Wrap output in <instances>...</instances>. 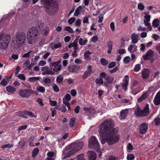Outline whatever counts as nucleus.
I'll use <instances>...</instances> for the list:
<instances>
[{"mask_svg":"<svg viewBox=\"0 0 160 160\" xmlns=\"http://www.w3.org/2000/svg\"><path fill=\"white\" fill-rule=\"evenodd\" d=\"M64 30L68 32L71 33L74 32L72 29L69 26H66L64 28Z\"/></svg>","mask_w":160,"mask_h":160,"instance_id":"4c0bfd02","label":"nucleus"},{"mask_svg":"<svg viewBox=\"0 0 160 160\" xmlns=\"http://www.w3.org/2000/svg\"><path fill=\"white\" fill-rule=\"evenodd\" d=\"M7 91L9 92L12 93L16 91V89L14 87L10 86H8L6 87Z\"/></svg>","mask_w":160,"mask_h":160,"instance_id":"b1692460","label":"nucleus"},{"mask_svg":"<svg viewBox=\"0 0 160 160\" xmlns=\"http://www.w3.org/2000/svg\"><path fill=\"white\" fill-rule=\"evenodd\" d=\"M130 57L129 56L125 57L123 59V62L126 64L128 63L130 61Z\"/></svg>","mask_w":160,"mask_h":160,"instance_id":"de8ad7c7","label":"nucleus"},{"mask_svg":"<svg viewBox=\"0 0 160 160\" xmlns=\"http://www.w3.org/2000/svg\"><path fill=\"white\" fill-rule=\"evenodd\" d=\"M54 154L52 152H50L47 153L48 156L50 158H52L54 156Z\"/></svg>","mask_w":160,"mask_h":160,"instance_id":"052dcab7","label":"nucleus"},{"mask_svg":"<svg viewBox=\"0 0 160 160\" xmlns=\"http://www.w3.org/2000/svg\"><path fill=\"white\" fill-rule=\"evenodd\" d=\"M154 104L156 106H158L160 104V98L155 96L153 100Z\"/></svg>","mask_w":160,"mask_h":160,"instance_id":"cd10ccee","label":"nucleus"},{"mask_svg":"<svg viewBox=\"0 0 160 160\" xmlns=\"http://www.w3.org/2000/svg\"><path fill=\"white\" fill-rule=\"evenodd\" d=\"M138 34H136L135 33L132 34L131 35V38L132 39V43L135 44L137 42L138 40Z\"/></svg>","mask_w":160,"mask_h":160,"instance_id":"6ab92c4d","label":"nucleus"},{"mask_svg":"<svg viewBox=\"0 0 160 160\" xmlns=\"http://www.w3.org/2000/svg\"><path fill=\"white\" fill-rule=\"evenodd\" d=\"M88 42V40L85 39L84 40L82 38H80L79 40V44L81 45H84L86 44Z\"/></svg>","mask_w":160,"mask_h":160,"instance_id":"473e14b6","label":"nucleus"},{"mask_svg":"<svg viewBox=\"0 0 160 160\" xmlns=\"http://www.w3.org/2000/svg\"><path fill=\"white\" fill-rule=\"evenodd\" d=\"M63 79V77L62 76L60 75L57 77L56 80L57 82L60 83L62 82Z\"/></svg>","mask_w":160,"mask_h":160,"instance_id":"37998d69","label":"nucleus"},{"mask_svg":"<svg viewBox=\"0 0 160 160\" xmlns=\"http://www.w3.org/2000/svg\"><path fill=\"white\" fill-rule=\"evenodd\" d=\"M154 52L151 49L148 50L145 55H143V58L144 61L150 60L153 56Z\"/></svg>","mask_w":160,"mask_h":160,"instance_id":"9b49d317","label":"nucleus"},{"mask_svg":"<svg viewBox=\"0 0 160 160\" xmlns=\"http://www.w3.org/2000/svg\"><path fill=\"white\" fill-rule=\"evenodd\" d=\"M153 122L157 126H158L160 124V118H156L154 120Z\"/></svg>","mask_w":160,"mask_h":160,"instance_id":"58836bf2","label":"nucleus"},{"mask_svg":"<svg viewBox=\"0 0 160 160\" xmlns=\"http://www.w3.org/2000/svg\"><path fill=\"white\" fill-rule=\"evenodd\" d=\"M33 91L28 89L24 90L21 89L19 91V95L22 98H28L30 96L31 94L32 93Z\"/></svg>","mask_w":160,"mask_h":160,"instance_id":"0eeeda50","label":"nucleus"},{"mask_svg":"<svg viewBox=\"0 0 160 160\" xmlns=\"http://www.w3.org/2000/svg\"><path fill=\"white\" fill-rule=\"evenodd\" d=\"M142 116H145L149 114V108L148 104H147L143 110H141Z\"/></svg>","mask_w":160,"mask_h":160,"instance_id":"4468645a","label":"nucleus"},{"mask_svg":"<svg viewBox=\"0 0 160 160\" xmlns=\"http://www.w3.org/2000/svg\"><path fill=\"white\" fill-rule=\"evenodd\" d=\"M152 25L154 28H157L159 26V20L157 18L154 19L152 22Z\"/></svg>","mask_w":160,"mask_h":160,"instance_id":"a878e982","label":"nucleus"},{"mask_svg":"<svg viewBox=\"0 0 160 160\" xmlns=\"http://www.w3.org/2000/svg\"><path fill=\"white\" fill-rule=\"evenodd\" d=\"M83 145V143L82 142H77L71 144V147L75 151L78 152L82 149Z\"/></svg>","mask_w":160,"mask_h":160,"instance_id":"1a4fd4ad","label":"nucleus"},{"mask_svg":"<svg viewBox=\"0 0 160 160\" xmlns=\"http://www.w3.org/2000/svg\"><path fill=\"white\" fill-rule=\"evenodd\" d=\"M150 72L148 69L145 68L141 72L142 78L144 80L148 79L149 77Z\"/></svg>","mask_w":160,"mask_h":160,"instance_id":"f8f14e48","label":"nucleus"},{"mask_svg":"<svg viewBox=\"0 0 160 160\" xmlns=\"http://www.w3.org/2000/svg\"><path fill=\"white\" fill-rule=\"evenodd\" d=\"M95 82L97 84H102L103 83V81L101 78H98L96 79Z\"/></svg>","mask_w":160,"mask_h":160,"instance_id":"a19ab883","label":"nucleus"},{"mask_svg":"<svg viewBox=\"0 0 160 160\" xmlns=\"http://www.w3.org/2000/svg\"><path fill=\"white\" fill-rule=\"evenodd\" d=\"M89 145L92 148L96 150L100 149V145L96 137L94 136L91 137L89 140Z\"/></svg>","mask_w":160,"mask_h":160,"instance_id":"39448f33","label":"nucleus"},{"mask_svg":"<svg viewBox=\"0 0 160 160\" xmlns=\"http://www.w3.org/2000/svg\"><path fill=\"white\" fill-rule=\"evenodd\" d=\"M52 87L53 88V90L55 92H58L59 91V88L58 86L57 85H56L55 84H52Z\"/></svg>","mask_w":160,"mask_h":160,"instance_id":"ea45409f","label":"nucleus"},{"mask_svg":"<svg viewBox=\"0 0 160 160\" xmlns=\"http://www.w3.org/2000/svg\"><path fill=\"white\" fill-rule=\"evenodd\" d=\"M113 78L111 76H108L105 77V80L109 84H110L113 80Z\"/></svg>","mask_w":160,"mask_h":160,"instance_id":"c756f323","label":"nucleus"},{"mask_svg":"<svg viewBox=\"0 0 160 160\" xmlns=\"http://www.w3.org/2000/svg\"><path fill=\"white\" fill-rule=\"evenodd\" d=\"M115 124L111 118L106 119L99 126V133L101 138V143L106 142L111 145L118 142L119 136L117 134L118 129L114 128Z\"/></svg>","mask_w":160,"mask_h":160,"instance_id":"f257e3e1","label":"nucleus"},{"mask_svg":"<svg viewBox=\"0 0 160 160\" xmlns=\"http://www.w3.org/2000/svg\"><path fill=\"white\" fill-rule=\"evenodd\" d=\"M80 68V66L78 65H69L68 70L70 72H75Z\"/></svg>","mask_w":160,"mask_h":160,"instance_id":"ddd939ff","label":"nucleus"},{"mask_svg":"<svg viewBox=\"0 0 160 160\" xmlns=\"http://www.w3.org/2000/svg\"><path fill=\"white\" fill-rule=\"evenodd\" d=\"M40 79V78L38 77H33L29 78L28 80L30 82H35L36 80H39Z\"/></svg>","mask_w":160,"mask_h":160,"instance_id":"e433bc0d","label":"nucleus"},{"mask_svg":"<svg viewBox=\"0 0 160 160\" xmlns=\"http://www.w3.org/2000/svg\"><path fill=\"white\" fill-rule=\"evenodd\" d=\"M145 20L146 22H149L150 20L151 16L150 15H146L144 16Z\"/></svg>","mask_w":160,"mask_h":160,"instance_id":"6e6d98bb","label":"nucleus"},{"mask_svg":"<svg viewBox=\"0 0 160 160\" xmlns=\"http://www.w3.org/2000/svg\"><path fill=\"white\" fill-rule=\"evenodd\" d=\"M148 129V124L144 122L140 125L138 131L140 133L144 134L146 132Z\"/></svg>","mask_w":160,"mask_h":160,"instance_id":"9d476101","label":"nucleus"},{"mask_svg":"<svg viewBox=\"0 0 160 160\" xmlns=\"http://www.w3.org/2000/svg\"><path fill=\"white\" fill-rule=\"evenodd\" d=\"M116 64L115 62H112L110 63L108 65V68H111L114 67L115 66Z\"/></svg>","mask_w":160,"mask_h":160,"instance_id":"13d9d810","label":"nucleus"},{"mask_svg":"<svg viewBox=\"0 0 160 160\" xmlns=\"http://www.w3.org/2000/svg\"><path fill=\"white\" fill-rule=\"evenodd\" d=\"M91 71H86L82 75V78L83 79L87 78L89 75H90L92 72H91Z\"/></svg>","mask_w":160,"mask_h":160,"instance_id":"bb28decb","label":"nucleus"},{"mask_svg":"<svg viewBox=\"0 0 160 160\" xmlns=\"http://www.w3.org/2000/svg\"><path fill=\"white\" fill-rule=\"evenodd\" d=\"M82 9V7L81 6H78L75 10L74 14V15L75 17L78 16L80 14V11Z\"/></svg>","mask_w":160,"mask_h":160,"instance_id":"393cba45","label":"nucleus"},{"mask_svg":"<svg viewBox=\"0 0 160 160\" xmlns=\"http://www.w3.org/2000/svg\"><path fill=\"white\" fill-rule=\"evenodd\" d=\"M100 62L101 64L104 66H106L108 63V61L103 58L101 59Z\"/></svg>","mask_w":160,"mask_h":160,"instance_id":"72a5a7b5","label":"nucleus"},{"mask_svg":"<svg viewBox=\"0 0 160 160\" xmlns=\"http://www.w3.org/2000/svg\"><path fill=\"white\" fill-rule=\"evenodd\" d=\"M18 78L21 80H24L26 79L25 75L23 74H19L18 75Z\"/></svg>","mask_w":160,"mask_h":160,"instance_id":"8fccbe9b","label":"nucleus"},{"mask_svg":"<svg viewBox=\"0 0 160 160\" xmlns=\"http://www.w3.org/2000/svg\"><path fill=\"white\" fill-rule=\"evenodd\" d=\"M41 69L42 71H44L45 73L47 74L53 75L54 73L52 71V68H50L49 69L47 67H42Z\"/></svg>","mask_w":160,"mask_h":160,"instance_id":"2eb2a0df","label":"nucleus"},{"mask_svg":"<svg viewBox=\"0 0 160 160\" xmlns=\"http://www.w3.org/2000/svg\"><path fill=\"white\" fill-rule=\"evenodd\" d=\"M70 93L71 95L73 96H75L77 94V92L75 89H72L70 91Z\"/></svg>","mask_w":160,"mask_h":160,"instance_id":"774afa93","label":"nucleus"},{"mask_svg":"<svg viewBox=\"0 0 160 160\" xmlns=\"http://www.w3.org/2000/svg\"><path fill=\"white\" fill-rule=\"evenodd\" d=\"M110 27L112 31H114L115 30V25L113 22H112L111 23Z\"/></svg>","mask_w":160,"mask_h":160,"instance_id":"69168bd1","label":"nucleus"},{"mask_svg":"<svg viewBox=\"0 0 160 160\" xmlns=\"http://www.w3.org/2000/svg\"><path fill=\"white\" fill-rule=\"evenodd\" d=\"M39 151V149L37 148H35L33 150L32 154V157L34 158L37 155Z\"/></svg>","mask_w":160,"mask_h":160,"instance_id":"f704fd0d","label":"nucleus"},{"mask_svg":"<svg viewBox=\"0 0 160 160\" xmlns=\"http://www.w3.org/2000/svg\"><path fill=\"white\" fill-rule=\"evenodd\" d=\"M29 64L30 60H27L24 63L23 65V67L24 70L30 69V68H29Z\"/></svg>","mask_w":160,"mask_h":160,"instance_id":"5701e85b","label":"nucleus"},{"mask_svg":"<svg viewBox=\"0 0 160 160\" xmlns=\"http://www.w3.org/2000/svg\"><path fill=\"white\" fill-rule=\"evenodd\" d=\"M89 160H96V153L93 151H89L88 152Z\"/></svg>","mask_w":160,"mask_h":160,"instance_id":"dca6fc26","label":"nucleus"},{"mask_svg":"<svg viewBox=\"0 0 160 160\" xmlns=\"http://www.w3.org/2000/svg\"><path fill=\"white\" fill-rule=\"evenodd\" d=\"M60 61L53 62L50 64V68L52 69L53 72H57L61 69V65H60Z\"/></svg>","mask_w":160,"mask_h":160,"instance_id":"6e6552de","label":"nucleus"},{"mask_svg":"<svg viewBox=\"0 0 160 160\" xmlns=\"http://www.w3.org/2000/svg\"><path fill=\"white\" fill-rule=\"evenodd\" d=\"M128 84V83H127V82L123 83L122 85V88L124 90H127V87Z\"/></svg>","mask_w":160,"mask_h":160,"instance_id":"3c124183","label":"nucleus"},{"mask_svg":"<svg viewBox=\"0 0 160 160\" xmlns=\"http://www.w3.org/2000/svg\"><path fill=\"white\" fill-rule=\"evenodd\" d=\"M119 69V68H118L117 67H116L114 68H113L112 69L110 70L109 71V72L110 73H113L115 72H116L117 70Z\"/></svg>","mask_w":160,"mask_h":160,"instance_id":"338daca9","label":"nucleus"},{"mask_svg":"<svg viewBox=\"0 0 160 160\" xmlns=\"http://www.w3.org/2000/svg\"><path fill=\"white\" fill-rule=\"evenodd\" d=\"M126 50L125 49H119L118 52V53L120 54H122L125 52Z\"/></svg>","mask_w":160,"mask_h":160,"instance_id":"680f3d73","label":"nucleus"},{"mask_svg":"<svg viewBox=\"0 0 160 160\" xmlns=\"http://www.w3.org/2000/svg\"><path fill=\"white\" fill-rule=\"evenodd\" d=\"M32 53V54H33V52L32 51H30L22 55V57L25 58H27L30 56V54L31 53Z\"/></svg>","mask_w":160,"mask_h":160,"instance_id":"09e8293b","label":"nucleus"},{"mask_svg":"<svg viewBox=\"0 0 160 160\" xmlns=\"http://www.w3.org/2000/svg\"><path fill=\"white\" fill-rule=\"evenodd\" d=\"M13 145L10 144H7L4 145L2 146V148L3 149H4L6 148H11L12 147Z\"/></svg>","mask_w":160,"mask_h":160,"instance_id":"4d7b16f0","label":"nucleus"},{"mask_svg":"<svg viewBox=\"0 0 160 160\" xmlns=\"http://www.w3.org/2000/svg\"><path fill=\"white\" fill-rule=\"evenodd\" d=\"M112 44L113 42L111 40H110L107 42V46L108 48V54H110L111 52L112 48Z\"/></svg>","mask_w":160,"mask_h":160,"instance_id":"412c9836","label":"nucleus"},{"mask_svg":"<svg viewBox=\"0 0 160 160\" xmlns=\"http://www.w3.org/2000/svg\"><path fill=\"white\" fill-rule=\"evenodd\" d=\"M91 18V17L89 16H86L83 18V22L84 23H87L88 24L89 23L88 18Z\"/></svg>","mask_w":160,"mask_h":160,"instance_id":"79ce46f5","label":"nucleus"},{"mask_svg":"<svg viewBox=\"0 0 160 160\" xmlns=\"http://www.w3.org/2000/svg\"><path fill=\"white\" fill-rule=\"evenodd\" d=\"M23 113L25 115H28L32 117H34V116H33V114L31 112L28 110H25L23 111Z\"/></svg>","mask_w":160,"mask_h":160,"instance_id":"a18cd8bd","label":"nucleus"},{"mask_svg":"<svg viewBox=\"0 0 160 160\" xmlns=\"http://www.w3.org/2000/svg\"><path fill=\"white\" fill-rule=\"evenodd\" d=\"M49 45L52 49H56L58 48H60L61 46V44L60 42L56 44L54 42H52L50 43Z\"/></svg>","mask_w":160,"mask_h":160,"instance_id":"a211bd4d","label":"nucleus"},{"mask_svg":"<svg viewBox=\"0 0 160 160\" xmlns=\"http://www.w3.org/2000/svg\"><path fill=\"white\" fill-rule=\"evenodd\" d=\"M128 113V109H127L122 110L120 113V117L121 119L124 120L126 118L127 114Z\"/></svg>","mask_w":160,"mask_h":160,"instance_id":"f3484780","label":"nucleus"},{"mask_svg":"<svg viewBox=\"0 0 160 160\" xmlns=\"http://www.w3.org/2000/svg\"><path fill=\"white\" fill-rule=\"evenodd\" d=\"M118 157H114L113 155H111L109 157L108 160H118Z\"/></svg>","mask_w":160,"mask_h":160,"instance_id":"0e129e2a","label":"nucleus"},{"mask_svg":"<svg viewBox=\"0 0 160 160\" xmlns=\"http://www.w3.org/2000/svg\"><path fill=\"white\" fill-rule=\"evenodd\" d=\"M49 103L50 105L52 106H55L57 104V102L55 101H52L50 100Z\"/></svg>","mask_w":160,"mask_h":160,"instance_id":"e2e57ef3","label":"nucleus"},{"mask_svg":"<svg viewBox=\"0 0 160 160\" xmlns=\"http://www.w3.org/2000/svg\"><path fill=\"white\" fill-rule=\"evenodd\" d=\"M141 68L140 65L139 64H136L134 68V72H137L139 71Z\"/></svg>","mask_w":160,"mask_h":160,"instance_id":"c9c22d12","label":"nucleus"},{"mask_svg":"<svg viewBox=\"0 0 160 160\" xmlns=\"http://www.w3.org/2000/svg\"><path fill=\"white\" fill-rule=\"evenodd\" d=\"M84 155L83 154H81L78 155L77 156L78 158L77 160H85L83 157Z\"/></svg>","mask_w":160,"mask_h":160,"instance_id":"864d4df0","label":"nucleus"},{"mask_svg":"<svg viewBox=\"0 0 160 160\" xmlns=\"http://www.w3.org/2000/svg\"><path fill=\"white\" fill-rule=\"evenodd\" d=\"M45 7L46 12L51 16L56 14L58 10V4L53 0H45Z\"/></svg>","mask_w":160,"mask_h":160,"instance_id":"20e7f679","label":"nucleus"},{"mask_svg":"<svg viewBox=\"0 0 160 160\" xmlns=\"http://www.w3.org/2000/svg\"><path fill=\"white\" fill-rule=\"evenodd\" d=\"M10 40V35L8 34H6L2 39L0 44V48L2 50L7 49Z\"/></svg>","mask_w":160,"mask_h":160,"instance_id":"423d86ee","label":"nucleus"},{"mask_svg":"<svg viewBox=\"0 0 160 160\" xmlns=\"http://www.w3.org/2000/svg\"><path fill=\"white\" fill-rule=\"evenodd\" d=\"M75 118L73 117L70 119L69 122V125L71 128L73 127L75 124Z\"/></svg>","mask_w":160,"mask_h":160,"instance_id":"2f4dec72","label":"nucleus"},{"mask_svg":"<svg viewBox=\"0 0 160 160\" xmlns=\"http://www.w3.org/2000/svg\"><path fill=\"white\" fill-rule=\"evenodd\" d=\"M39 31L37 28L32 27L28 31L27 33V40L29 44L36 42L39 38Z\"/></svg>","mask_w":160,"mask_h":160,"instance_id":"7ed1b4c3","label":"nucleus"},{"mask_svg":"<svg viewBox=\"0 0 160 160\" xmlns=\"http://www.w3.org/2000/svg\"><path fill=\"white\" fill-rule=\"evenodd\" d=\"M129 76L128 75H126L124 77L123 79V81L124 82L129 83Z\"/></svg>","mask_w":160,"mask_h":160,"instance_id":"bf43d9fd","label":"nucleus"},{"mask_svg":"<svg viewBox=\"0 0 160 160\" xmlns=\"http://www.w3.org/2000/svg\"><path fill=\"white\" fill-rule=\"evenodd\" d=\"M9 80L8 78H6L5 79H3L1 82V84L5 86L7 85L8 83L9 82Z\"/></svg>","mask_w":160,"mask_h":160,"instance_id":"7c9ffc66","label":"nucleus"},{"mask_svg":"<svg viewBox=\"0 0 160 160\" xmlns=\"http://www.w3.org/2000/svg\"><path fill=\"white\" fill-rule=\"evenodd\" d=\"M138 8L141 10H143L144 8V6L142 3H139L138 5Z\"/></svg>","mask_w":160,"mask_h":160,"instance_id":"5fc2aeb1","label":"nucleus"},{"mask_svg":"<svg viewBox=\"0 0 160 160\" xmlns=\"http://www.w3.org/2000/svg\"><path fill=\"white\" fill-rule=\"evenodd\" d=\"M50 32V30L48 27H46L43 30H42L41 31V33H42L43 36H47Z\"/></svg>","mask_w":160,"mask_h":160,"instance_id":"4be33fe9","label":"nucleus"},{"mask_svg":"<svg viewBox=\"0 0 160 160\" xmlns=\"http://www.w3.org/2000/svg\"><path fill=\"white\" fill-rule=\"evenodd\" d=\"M92 54V52L88 50L85 52L84 53V59L87 60H90L91 59V58L89 55Z\"/></svg>","mask_w":160,"mask_h":160,"instance_id":"aec40b11","label":"nucleus"},{"mask_svg":"<svg viewBox=\"0 0 160 160\" xmlns=\"http://www.w3.org/2000/svg\"><path fill=\"white\" fill-rule=\"evenodd\" d=\"M135 114L139 117H142L141 110L140 107H138L137 111L135 112Z\"/></svg>","mask_w":160,"mask_h":160,"instance_id":"c85d7f7f","label":"nucleus"},{"mask_svg":"<svg viewBox=\"0 0 160 160\" xmlns=\"http://www.w3.org/2000/svg\"><path fill=\"white\" fill-rule=\"evenodd\" d=\"M134 158V156L133 154H128L127 155V158L128 160H133Z\"/></svg>","mask_w":160,"mask_h":160,"instance_id":"c03bdc74","label":"nucleus"},{"mask_svg":"<svg viewBox=\"0 0 160 160\" xmlns=\"http://www.w3.org/2000/svg\"><path fill=\"white\" fill-rule=\"evenodd\" d=\"M63 103H64L68 107V109L69 110H70L71 108L69 102L68 101H66V100H64V99H63Z\"/></svg>","mask_w":160,"mask_h":160,"instance_id":"49530a36","label":"nucleus"},{"mask_svg":"<svg viewBox=\"0 0 160 160\" xmlns=\"http://www.w3.org/2000/svg\"><path fill=\"white\" fill-rule=\"evenodd\" d=\"M76 19L74 17L70 18L68 21V22L69 24H72L75 21Z\"/></svg>","mask_w":160,"mask_h":160,"instance_id":"603ef678","label":"nucleus"},{"mask_svg":"<svg viewBox=\"0 0 160 160\" xmlns=\"http://www.w3.org/2000/svg\"><path fill=\"white\" fill-rule=\"evenodd\" d=\"M26 40V35L23 32L17 31L12 42V48L14 49L20 48L24 43Z\"/></svg>","mask_w":160,"mask_h":160,"instance_id":"f03ea898","label":"nucleus"}]
</instances>
